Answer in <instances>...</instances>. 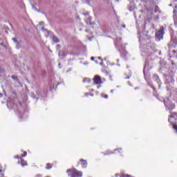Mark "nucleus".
Wrapping results in <instances>:
<instances>
[{
    "instance_id": "f257e3e1",
    "label": "nucleus",
    "mask_w": 177,
    "mask_h": 177,
    "mask_svg": "<svg viewBox=\"0 0 177 177\" xmlns=\"http://www.w3.org/2000/svg\"><path fill=\"white\" fill-rule=\"evenodd\" d=\"M66 172L71 174V177H81L82 176V172L77 171L75 169H68Z\"/></svg>"
},
{
    "instance_id": "f03ea898",
    "label": "nucleus",
    "mask_w": 177,
    "mask_h": 177,
    "mask_svg": "<svg viewBox=\"0 0 177 177\" xmlns=\"http://www.w3.org/2000/svg\"><path fill=\"white\" fill-rule=\"evenodd\" d=\"M164 36V27H160V30L156 32V37L158 41H161L162 39V37Z\"/></svg>"
},
{
    "instance_id": "7ed1b4c3",
    "label": "nucleus",
    "mask_w": 177,
    "mask_h": 177,
    "mask_svg": "<svg viewBox=\"0 0 177 177\" xmlns=\"http://www.w3.org/2000/svg\"><path fill=\"white\" fill-rule=\"evenodd\" d=\"M93 81L94 84H95V85H102V84H103L102 77L98 75L94 76Z\"/></svg>"
},
{
    "instance_id": "20e7f679",
    "label": "nucleus",
    "mask_w": 177,
    "mask_h": 177,
    "mask_svg": "<svg viewBox=\"0 0 177 177\" xmlns=\"http://www.w3.org/2000/svg\"><path fill=\"white\" fill-rule=\"evenodd\" d=\"M78 165H82V168H86L88 163H86V160L81 159L78 162Z\"/></svg>"
},
{
    "instance_id": "39448f33",
    "label": "nucleus",
    "mask_w": 177,
    "mask_h": 177,
    "mask_svg": "<svg viewBox=\"0 0 177 177\" xmlns=\"http://www.w3.org/2000/svg\"><path fill=\"white\" fill-rule=\"evenodd\" d=\"M12 41H13L15 44H17V48H20V42H19V41H17V39H16V38H12Z\"/></svg>"
},
{
    "instance_id": "423d86ee",
    "label": "nucleus",
    "mask_w": 177,
    "mask_h": 177,
    "mask_svg": "<svg viewBox=\"0 0 177 177\" xmlns=\"http://www.w3.org/2000/svg\"><path fill=\"white\" fill-rule=\"evenodd\" d=\"M153 77L155 78V80H156V82H158V84H159V88H160V83H159L160 79H158V75H153Z\"/></svg>"
},
{
    "instance_id": "0eeeda50",
    "label": "nucleus",
    "mask_w": 177,
    "mask_h": 177,
    "mask_svg": "<svg viewBox=\"0 0 177 177\" xmlns=\"http://www.w3.org/2000/svg\"><path fill=\"white\" fill-rule=\"evenodd\" d=\"M21 164L22 167H24V165H27V162H26L24 160H21Z\"/></svg>"
},
{
    "instance_id": "6e6552de",
    "label": "nucleus",
    "mask_w": 177,
    "mask_h": 177,
    "mask_svg": "<svg viewBox=\"0 0 177 177\" xmlns=\"http://www.w3.org/2000/svg\"><path fill=\"white\" fill-rule=\"evenodd\" d=\"M46 169H50V168H52V165L50 164H47L46 167Z\"/></svg>"
},
{
    "instance_id": "1a4fd4ad",
    "label": "nucleus",
    "mask_w": 177,
    "mask_h": 177,
    "mask_svg": "<svg viewBox=\"0 0 177 177\" xmlns=\"http://www.w3.org/2000/svg\"><path fill=\"white\" fill-rule=\"evenodd\" d=\"M53 39L54 42H59V39L56 37H53Z\"/></svg>"
},
{
    "instance_id": "9d476101",
    "label": "nucleus",
    "mask_w": 177,
    "mask_h": 177,
    "mask_svg": "<svg viewBox=\"0 0 177 177\" xmlns=\"http://www.w3.org/2000/svg\"><path fill=\"white\" fill-rule=\"evenodd\" d=\"M3 71H5V70L3 69V68H2L1 66H0V73H3Z\"/></svg>"
},
{
    "instance_id": "9b49d317",
    "label": "nucleus",
    "mask_w": 177,
    "mask_h": 177,
    "mask_svg": "<svg viewBox=\"0 0 177 177\" xmlns=\"http://www.w3.org/2000/svg\"><path fill=\"white\" fill-rule=\"evenodd\" d=\"M27 156V152H24V154L21 155V157H26Z\"/></svg>"
},
{
    "instance_id": "f8f14e48",
    "label": "nucleus",
    "mask_w": 177,
    "mask_h": 177,
    "mask_svg": "<svg viewBox=\"0 0 177 177\" xmlns=\"http://www.w3.org/2000/svg\"><path fill=\"white\" fill-rule=\"evenodd\" d=\"M110 154H113V152H108V153H105L106 156H109Z\"/></svg>"
},
{
    "instance_id": "ddd939ff",
    "label": "nucleus",
    "mask_w": 177,
    "mask_h": 177,
    "mask_svg": "<svg viewBox=\"0 0 177 177\" xmlns=\"http://www.w3.org/2000/svg\"><path fill=\"white\" fill-rule=\"evenodd\" d=\"M91 60H92V61L95 60V57H91Z\"/></svg>"
},
{
    "instance_id": "4468645a",
    "label": "nucleus",
    "mask_w": 177,
    "mask_h": 177,
    "mask_svg": "<svg viewBox=\"0 0 177 177\" xmlns=\"http://www.w3.org/2000/svg\"><path fill=\"white\" fill-rule=\"evenodd\" d=\"M104 97L105 99H107V98L109 97V95H105L104 96Z\"/></svg>"
},
{
    "instance_id": "2eb2a0df",
    "label": "nucleus",
    "mask_w": 177,
    "mask_h": 177,
    "mask_svg": "<svg viewBox=\"0 0 177 177\" xmlns=\"http://www.w3.org/2000/svg\"><path fill=\"white\" fill-rule=\"evenodd\" d=\"M100 66H103V60L100 63Z\"/></svg>"
},
{
    "instance_id": "dca6fc26",
    "label": "nucleus",
    "mask_w": 177,
    "mask_h": 177,
    "mask_svg": "<svg viewBox=\"0 0 177 177\" xmlns=\"http://www.w3.org/2000/svg\"><path fill=\"white\" fill-rule=\"evenodd\" d=\"M15 158H21V156H17L15 157Z\"/></svg>"
},
{
    "instance_id": "f3484780",
    "label": "nucleus",
    "mask_w": 177,
    "mask_h": 177,
    "mask_svg": "<svg viewBox=\"0 0 177 177\" xmlns=\"http://www.w3.org/2000/svg\"><path fill=\"white\" fill-rule=\"evenodd\" d=\"M97 59H98L99 60H102V57H98Z\"/></svg>"
},
{
    "instance_id": "a211bd4d",
    "label": "nucleus",
    "mask_w": 177,
    "mask_h": 177,
    "mask_svg": "<svg viewBox=\"0 0 177 177\" xmlns=\"http://www.w3.org/2000/svg\"><path fill=\"white\" fill-rule=\"evenodd\" d=\"M35 177H41V175H37Z\"/></svg>"
},
{
    "instance_id": "6ab92c4d",
    "label": "nucleus",
    "mask_w": 177,
    "mask_h": 177,
    "mask_svg": "<svg viewBox=\"0 0 177 177\" xmlns=\"http://www.w3.org/2000/svg\"><path fill=\"white\" fill-rule=\"evenodd\" d=\"M12 78H13L14 80H16V77H12Z\"/></svg>"
},
{
    "instance_id": "aec40b11",
    "label": "nucleus",
    "mask_w": 177,
    "mask_h": 177,
    "mask_svg": "<svg viewBox=\"0 0 177 177\" xmlns=\"http://www.w3.org/2000/svg\"><path fill=\"white\" fill-rule=\"evenodd\" d=\"M120 175L118 174H115V176L117 177V176H119Z\"/></svg>"
},
{
    "instance_id": "412c9836",
    "label": "nucleus",
    "mask_w": 177,
    "mask_h": 177,
    "mask_svg": "<svg viewBox=\"0 0 177 177\" xmlns=\"http://www.w3.org/2000/svg\"><path fill=\"white\" fill-rule=\"evenodd\" d=\"M122 27H123V28H125L126 26H125V25H123Z\"/></svg>"
},
{
    "instance_id": "4be33fe9",
    "label": "nucleus",
    "mask_w": 177,
    "mask_h": 177,
    "mask_svg": "<svg viewBox=\"0 0 177 177\" xmlns=\"http://www.w3.org/2000/svg\"><path fill=\"white\" fill-rule=\"evenodd\" d=\"M111 93H113V90H111Z\"/></svg>"
},
{
    "instance_id": "5701e85b",
    "label": "nucleus",
    "mask_w": 177,
    "mask_h": 177,
    "mask_svg": "<svg viewBox=\"0 0 177 177\" xmlns=\"http://www.w3.org/2000/svg\"><path fill=\"white\" fill-rule=\"evenodd\" d=\"M90 96H93V94H90Z\"/></svg>"
},
{
    "instance_id": "b1692460",
    "label": "nucleus",
    "mask_w": 177,
    "mask_h": 177,
    "mask_svg": "<svg viewBox=\"0 0 177 177\" xmlns=\"http://www.w3.org/2000/svg\"><path fill=\"white\" fill-rule=\"evenodd\" d=\"M90 27H92V24H90Z\"/></svg>"
},
{
    "instance_id": "393cba45",
    "label": "nucleus",
    "mask_w": 177,
    "mask_h": 177,
    "mask_svg": "<svg viewBox=\"0 0 177 177\" xmlns=\"http://www.w3.org/2000/svg\"><path fill=\"white\" fill-rule=\"evenodd\" d=\"M170 117H171V118H172L174 116H173V115H171Z\"/></svg>"
},
{
    "instance_id": "a878e982",
    "label": "nucleus",
    "mask_w": 177,
    "mask_h": 177,
    "mask_svg": "<svg viewBox=\"0 0 177 177\" xmlns=\"http://www.w3.org/2000/svg\"><path fill=\"white\" fill-rule=\"evenodd\" d=\"M1 96H2V94L0 93V97H1Z\"/></svg>"
},
{
    "instance_id": "bb28decb",
    "label": "nucleus",
    "mask_w": 177,
    "mask_h": 177,
    "mask_svg": "<svg viewBox=\"0 0 177 177\" xmlns=\"http://www.w3.org/2000/svg\"><path fill=\"white\" fill-rule=\"evenodd\" d=\"M170 120H171V118H169V121Z\"/></svg>"
},
{
    "instance_id": "cd10ccee",
    "label": "nucleus",
    "mask_w": 177,
    "mask_h": 177,
    "mask_svg": "<svg viewBox=\"0 0 177 177\" xmlns=\"http://www.w3.org/2000/svg\"><path fill=\"white\" fill-rule=\"evenodd\" d=\"M169 6H172V5L170 4Z\"/></svg>"
},
{
    "instance_id": "c85d7f7f",
    "label": "nucleus",
    "mask_w": 177,
    "mask_h": 177,
    "mask_svg": "<svg viewBox=\"0 0 177 177\" xmlns=\"http://www.w3.org/2000/svg\"><path fill=\"white\" fill-rule=\"evenodd\" d=\"M91 34L93 35V32H92Z\"/></svg>"
},
{
    "instance_id": "c756f323",
    "label": "nucleus",
    "mask_w": 177,
    "mask_h": 177,
    "mask_svg": "<svg viewBox=\"0 0 177 177\" xmlns=\"http://www.w3.org/2000/svg\"><path fill=\"white\" fill-rule=\"evenodd\" d=\"M95 63H97V61H95Z\"/></svg>"
},
{
    "instance_id": "7c9ffc66",
    "label": "nucleus",
    "mask_w": 177,
    "mask_h": 177,
    "mask_svg": "<svg viewBox=\"0 0 177 177\" xmlns=\"http://www.w3.org/2000/svg\"><path fill=\"white\" fill-rule=\"evenodd\" d=\"M97 88H100V86H97Z\"/></svg>"
}]
</instances>
